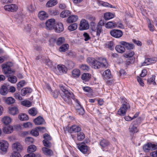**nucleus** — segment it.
Listing matches in <instances>:
<instances>
[{
  "label": "nucleus",
  "mask_w": 157,
  "mask_h": 157,
  "mask_svg": "<svg viewBox=\"0 0 157 157\" xmlns=\"http://www.w3.org/2000/svg\"><path fill=\"white\" fill-rule=\"evenodd\" d=\"M102 60V62H100L92 57H88L86 59L87 63L92 68L95 69H98L101 67L107 68L108 67L109 64L106 59L103 58Z\"/></svg>",
  "instance_id": "obj_1"
},
{
  "label": "nucleus",
  "mask_w": 157,
  "mask_h": 157,
  "mask_svg": "<svg viewBox=\"0 0 157 157\" xmlns=\"http://www.w3.org/2000/svg\"><path fill=\"white\" fill-rule=\"evenodd\" d=\"M60 89L61 91L60 94L64 103L70 105H72V99H73L75 101L76 99H75L73 93L70 92L63 86H62Z\"/></svg>",
  "instance_id": "obj_2"
},
{
  "label": "nucleus",
  "mask_w": 157,
  "mask_h": 157,
  "mask_svg": "<svg viewBox=\"0 0 157 157\" xmlns=\"http://www.w3.org/2000/svg\"><path fill=\"white\" fill-rule=\"evenodd\" d=\"M121 98L122 104L117 111V114L121 116H124L126 115L127 110L130 108V106L127 99L125 97H122Z\"/></svg>",
  "instance_id": "obj_3"
},
{
  "label": "nucleus",
  "mask_w": 157,
  "mask_h": 157,
  "mask_svg": "<svg viewBox=\"0 0 157 157\" xmlns=\"http://www.w3.org/2000/svg\"><path fill=\"white\" fill-rule=\"evenodd\" d=\"M12 148L13 152L12 153V157H21V156L20 152L22 151V147L19 142L13 144L12 145Z\"/></svg>",
  "instance_id": "obj_4"
},
{
  "label": "nucleus",
  "mask_w": 157,
  "mask_h": 157,
  "mask_svg": "<svg viewBox=\"0 0 157 157\" xmlns=\"http://www.w3.org/2000/svg\"><path fill=\"white\" fill-rule=\"evenodd\" d=\"M138 126L137 120H136L132 122L129 128V131L131 135H133L135 133L139 132V129L138 128Z\"/></svg>",
  "instance_id": "obj_5"
},
{
  "label": "nucleus",
  "mask_w": 157,
  "mask_h": 157,
  "mask_svg": "<svg viewBox=\"0 0 157 157\" xmlns=\"http://www.w3.org/2000/svg\"><path fill=\"white\" fill-rule=\"evenodd\" d=\"M2 71L5 74H14V71L11 70V66L9 65V63L3 64L2 65Z\"/></svg>",
  "instance_id": "obj_6"
},
{
  "label": "nucleus",
  "mask_w": 157,
  "mask_h": 157,
  "mask_svg": "<svg viewBox=\"0 0 157 157\" xmlns=\"http://www.w3.org/2000/svg\"><path fill=\"white\" fill-rule=\"evenodd\" d=\"M75 101L76 103V110L77 113H78L79 115H83L85 113V110L80 101L77 99H75Z\"/></svg>",
  "instance_id": "obj_7"
},
{
  "label": "nucleus",
  "mask_w": 157,
  "mask_h": 157,
  "mask_svg": "<svg viewBox=\"0 0 157 157\" xmlns=\"http://www.w3.org/2000/svg\"><path fill=\"white\" fill-rule=\"evenodd\" d=\"M110 33L112 36L116 38H119L123 35V32L118 29H112L110 31Z\"/></svg>",
  "instance_id": "obj_8"
},
{
  "label": "nucleus",
  "mask_w": 157,
  "mask_h": 157,
  "mask_svg": "<svg viewBox=\"0 0 157 157\" xmlns=\"http://www.w3.org/2000/svg\"><path fill=\"white\" fill-rule=\"evenodd\" d=\"M77 145L78 148L82 153L84 154L88 153L89 148L85 143H79Z\"/></svg>",
  "instance_id": "obj_9"
},
{
  "label": "nucleus",
  "mask_w": 157,
  "mask_h": 157,
  "mask_svg": "<svg viewBox=\"0 0 157 157\" xmlns=\"http://www.w3.org/2000/svg\"><path fill=\"white\" fill-rule=\"evenodd\" d=\"M36 150V147L34 145H31L29 146L27 149V151L30 153L25 155L23 157H36L35 155L31 153L34 152Z\"/></svg>",
  "instance_id": "obj_10"
},
{
  "label": "nucleus",
  "mask_w": 157,
  "mask_h": 157,
  "mask_svg": "<svg viewBox=\"0 0 157 157\" xmlns=\"http://www.w3.org/2000/svg\"><path fill=\"white\" fill-rule=\"evenodd\" d=\"M157 61V57H154L146 59L144 62L141 64L142 66L147 65L154 63Z\"/></svg>",
  "instance_id": "obj_11"
},
{
  "label": "nucleus",
  "mask_w": 157,
  "mask_h": 157,
  "mask_svg": "<svg viewBox=\"0 0 157 157\" xmlns=\"http://www.w3.org/2000/svg\"><path fill=\"white\" fill-rule=\"evenodd\" d=\"M89 24L88 21L85 19H82L79 24V29L80 30H84L89 28Z\"/></svg>",
  "instance_id": "obj_12"
},
{
  "label": "nucleus",
  "mask_w": 157,
  "mask_h": 157,
  "mask_svg": "<svg viewBox=\"0 0 157 157\" xmlns=\"http://www.w3.org/2000/svg\"><path fill=\"white\" fill-rule=\"evenodd\" d=\"M68 132L70 133H78L81 130V128L79 126L74 125L70 127H68L67 129Z\"/></svg>",
  "instance_id": "obj_13"
},
{
  "label": "nucleus",
  "mask_w": 157,
  "mask_h": 157,
  "mask_svg": "<svg viewBox=\"0 0 157 157\" xmlns=\"http://www.w3.org/2000/svg\"><path fill=\"white\" fill-rule=\"evenodd\" d=\"M55 20L54 19H50L46 22V26L47 29L51 30L54 29L55 26Z\"/></svg>",
  "instance_id": "obj_14"
},
{
  "label": "nucleus",
  "mask_w": 157,
  "mask_h": 157,
  "mask_svg": "<svg viewBox=\"0 0 157 157\" xmlns=\"http://www.w3.org/2000/svg\"><path fill=\"white\" fill-rule=\"evenodd\" d=\"M9 144L5 140H0V150L2 152H6L7 151Z\"/></svg>",
  "instance_id": "obj_15"
},
{
  "label": "nucleus",
  "mask_w": 157,
  "mask_h": 157,
  "mask_svg": "<svg viewBox=\"0 0 157 157\" xmlns=\"http://www.w3.org/2000/svg\"><path fill=\"white\" fill-rule=\"evenodd\" d=\"M4 8L6 11L11 12H14L17 10L18 7L15 4H11L5 6Z\"/></svg>",
  "instance_id": "obj_16"
},
{
  "label": "nucleus",
  "mask_w": 157,
  "mask_h": 157,
  "mask_svg": "<svg viewBox=\"0 0 157 157\" xmlns=\"http://www.w3.org/2000/svg\"><path fill=\"white\" fill-rule=\"evenodd\" d=\"M119 44L124 46L128 50H132L135 48V46L133 44L127 42L125 41H120Z\"/></svg>",
  "instance_id": "obj_17"
},
{
  "label": "nucleus",
  "mask_w": 157,
  "mask_h": 157,
  "mask_svg": "<svg viewBox=\"0 0 157 157\" xmlns=\"http://www.w3.org/2000/svg\"><path fill=\"white\" fill-rule=\"evenodd\" d=\"M56 33H60L63 30V24L60 22L57 23L54 29Z\"/></svg>",
  "instance_id": "obj_18"
},
{
  "label": "nucleus",
  "mask_w": 157,
  "mask_h": 157,
  "mask_svg": "<svg viewBox=\"0 0 157 157\" xmlns=\"http://www.w3.org/2000/svg\"><path fill=\"white\" fill-rule=\"evenodd\" d=\"M36 129H37L40 131H42L43 130L45 129V128L44 127L39 126L36 127L35 129H33L30 131V134L33 136H37L39 135L38 132L37 131Z\"/></svg>",
  "instance_id": "obj_19"
},
{
  "label": "nucleus",
  "mask_w": 157,
  "mask_h": 157,
  "mask_svg": "<svg viewBox=\"0 0 157 157\" xmlns=\"http://www.w3.org/2000/svg\"><path fill=\"white\" fill-rule=\"evenodd\" d=\"M33 121L36 125L42 124L45 123L44 120L40 116H39L35 118Z\"/></svg>",
  "instance_id": "obj_20"
},
{
  "label": "nucleus",
  "mask_w": 157,
  "mask_h": 157,
  "mask_svg": "<svg viewBox=\"0 0 157 157\" xmlns=\"http://www.w3.org/2000/svg\"><path fill=\"white\" fill-rule=\"evenodd\" d=\"M43 153L46 155L51 156L53 155V151L51 149L46 147H43L42 148Z\"/></svg>",
  "instance_id": "obj_21"
},
{
  "label": "nucleus",
  "mask_w": 157,
  "mask_h": 157,
  "mask_svg": "<svg viewBox=\"0 0 157 157\" xmlns=\"http://www.w3.org/2000/svg\"><path fill=\"white\" fill-rule=\"evenodd\" d=\"M104 79H109L112 77L110 70L108 69L106 70L103 73L102 75Z\"/></svg>",
  "instance_id": "obj_22"
},
{
  "label": "nucleus",
  "mask_w": 157,
  "mask_h": 157,
  "mask_svg": "<svg viewBox=\"0 0 157 157\" xmlns=\"http://www.w3.org/2000/svg\"><path fill=\"white\" fill-rule=\"evenodd\" d=\"M91 75L88 73H84L81 75V79L86 82H88L90 79Z\"/></svg>",
  "instance_id": "obj_23"
},
{
  "label": "nucleus",
  "mask_w": 157,
  "mask_h": 157,
  "mask_svg": "<svg viewBox=\"0 0 157 157\" xmlns=\"http://www.w3.org/2000/svg\"><path fill=\"white\" fill-rule=\"evenodd\" d=\"M9 113L13 115H15L19 113V110L16 107H13L10 108L9 109Z\"/></svg>",
  "instance_id": "obj_24"
},
{
  "label": "nucleus",
  "mask_w": 157,
  "mask_h": 157,
  "mask_svg": "<svg viewBox=\"0 0 157 157\" xmlns=\"http://www.w3.org/2000/svg\"><path fill=\"white\" fill-rule=\"evenodd\" d=\"M115 50L118 52L121 53H123L125 51V47L123 46L122 45L120 44L119 45H117L115 48Z\"/></svg>",
  "instance_id": "obj_25"
},
{
  "label": "nucleus",
  "mask_w": 157,
  "mask_h": 157,
  "mask_svg": "<svg viewBox=\"0 0 157 157\" xmlns=\"http://www.w3.org/2000/svg\"><path fill=\"white\" fill-rule=\"evenodd\" d=\"M155 75H152L151 77L148 78L147 81V83L149 85L152 84L154 86L156 85L155 82Z\"/></svg>",
  "instance_id": "obj_26"
},
{
  "label": "nucleus",
  "mask_w": 157,
  "mask_h": 157,
  "mask_svg": "<svg viewBox=\"0 0 157 157\" xmlns=\"http://www.w3.org/2000/svg\"><path fill=\"white\" fill-rule=\"evenodd\" d=\"M109 142L107 140L103 139L100 141V144L103 148H107L109 145Z\"/></svg>",
  "instance_id": "obj_27"
},
{
  "label": "nucleus",
  "mask_w": 157,
  "mask_h": 157,
  "mask_svg": "<svg viewBox=\"0 0 157 157\" xmlns=\"http://www.w3.org/2000/svg\"><path fill=\"white\" fill-rule=\"evenodd\" d=\"M77 16L72 15L69 17L67 19V21L68 23H73L76 21L78 19Z\"/></svg>",
  "instance_id": "obj_28"
},
{
  "label": "nucleus",
  "mask_w": 157,
  "mask_h": 157,
  "mask_svg": "<svg viewBox=\"0 0 157 157\" xmlns=\"http://www.w3.org/2000/svg\"><path fill=\"white\" fill-rule=\"evenodd\" d=\"M39 18L41 20H44L48 17V15L46 12L44 11H40L38 14Z\"/></svg>",
  "instance_id": "obj_29"
},
{
  "label": "nucleus",
  "mask_w": 157,
  "mask_h": 157,
  "mask_svg": "<svg viewBox=\"0 0 157 157\" xmlns=\"http://www.w3.org/2000/svg\"><path fill=\"white\" fill-rule=\"evenodd\" d=\"M69 48V45L68 44H65L61 45L59 48V50L61 52H64L67 51Z\"/></svg>",
  "instance_id": "obj_30"
},
{
  "label": "nucleus",
  "mask_w": 157,
  "mask_h": 157,
  "mask_svg": "<svg viewBox=\"0 0 157 157\" xmlns=\"http://www.w3.org/2000/svg\"><path fill=\"white\" fill-rule=\"evenodd\" d=\"M80 75V71L78 69H74L72 72V75L74 78L78 77Z\"/></svg>",
  "instance_id": "obj_31"
},
{
  "label": "nucleus",
  "mask_w": 157,
  "mask_h": 157,
  "mask_svg": "<svg viewBox=\"0 0 157 157\" xmlns=\"http://www.w3.org/2000/svg\"><path fill=\"white\" fill-rule=\"evenodd\" d=\"M8 91V89L6 86L4 85L2 86L0 89V93L2 95H6Z\"/></svg>",
  "instance_id": "obj_32"
},
{
  "label": "nucleus",
  "mask_w": 157,
  "mask_h": 157,
  "mask_svg": "<svg viewBox=\"0 0 157 157\" xmlns=\"http://www.w3.org/2000/svg\"><path fill=\"white\" fill-rule=\"evenodd\" d=\"M3 130L5 133L6 134H9L13 132V128L12 126L10 125L4 127Z\"/></svg>",
  "instance_id": "obj_33"
},
{
  "label": "nucleus",
  "mask_w": 157,
  "mask_h": 157,
  "mask_svg": "<svg viewBox=\"0 0 157 157\" xmlns=\"http://www.w3.org/2000/svg\"><path fill=\"white\" fill-rule=\"evenodd\" d=\"M58 3L56 0H50L46 3V6L48 7H50L56 5Z\"/></svg>",
  "instance_id": "obj_34"
},
{
  "label": "nucleus",
  "mask_w": 157,
  "mask_h": 157,
  "mask_svg": "<svg viewBox=\"0 0 157 157\" xmlns=\"http://www.w3.org/2000/svg\"><path fill=\"white\" fill-rule=\"evenodd\" d=\"M18 118L21 121H27L29 119L28 116L25 113H20L19 114Z\"/></svg>",
  "instance_id": "obj_35"
},
{
  "label": "nucleus",
  "mask_w": 157,
  "mask_h": 157,
  "mask_svg": "<svg viewBox=\"0 0 157 157\" xmlns=\"http://www.w3.org/2000/svg\"><path fill=\"white\" fill-rule=\"evenodd\" d=\"M116 22L113 21H109L105 24V27L106 28L108 29H112L115 28Z\"/></svg>",
  "instance_id": "obj_36"
},
{
  "label": "nucleus",
  "mask_w": 157,
  "mask_h": 157,
  "mask_svg": "<svg viewBox=\"0 0 157 157\" xmlns=\"http://www.w3.org/2000/svg\"><path fill=\"white\" fill-rule=\"evenodd\" d=\"M114 17V15L113 13L107 12L104 14V18L105 20H109L113 18Z\"/></svg>",
  "instance_id": "obj_37"
},
{
  "label": "nucleus",
  "mask_w": 157,
  "mask_h": 157,
  "mask_svg": "<svg viewBox=\"0 0 157 157\" xmlns=\"http://www.w3.org/2000/svg\"><path fill=\"white\" fill-rule=\"evenodd\" d=\"M57 68L60 72H62L63 73H66L67 71V68L64 65H58Z\"/></svg>",
  "instance_id": "obj_38"
},
{
  "label": "nucleus",
  "mask_w": 157,
  "mask_h": 157,
  "mask_svg": "<svg viewBox=\"0 0 157 157\" xmlns=\"http://www.w3.org/2000/svg\"><path fill=\"white\" fill-rule=\"evenodd\" d=\"M85 136L83 132H80L77 133V140L78 141L83 140L85 138Z\"/></svg>",
  "instance_id": "obj_39"
},
{
  "label": "nucleus",
  "mask_w": 157,
  "mask_h": 157,
  "mask_svg": "<svg viewBox=\"0 0 157 157\" xmlns=\"http://www.w3.org/2000/svg\"><path fill=\"white\" fill-rule=\"evenodd\" d=\"M134 54V52L132 50H128L124 54V56L126 58H130L132 57Z\"/></svg>",
  "instance_id": "obj_40"
},
{
  "label": "nucleus",
  "mask_w": 157,
  "mask_h": 157,
  "mask_svg": "<svg viewBox=\"0 0 157 157\" xmlns=\"http://www.w3.org/2000/svg\"><path fill=\"white\" fill-rule=\"evenodd\" d=\"M79 68L82 71H88L90 70V67L86 64H82L79 67Z\"/></svg>",
  "instance_id": "obj_41"
},
{
  "label": "nucleus",
  "mask_w": 157,
  "mask_h": 157,
  "mask_svg": "<svg viewBox=\"0 0 157 157\" xmlns=\"http://www.w3.org/2000/svg\"><path fill=\"white\" fill-rule=\"evenodd\" d=\"M71 14L70 12L68 10L62 11L60 14V16L62 18H65L69 16Z\"/></svg>",
  "instance_id": "obj_42"
},
{
  "label": "nucleus",
  "mask_w": 157,
  "mask_h": 157,
  "mask_svg": "<svg viewBox=\"0 0 157 157\" xmlns=\"http://www.w3.org/2000/svg\"><path fill=\"white\" fill-rule=\"evenodd\" d=\"M2 121L6 125L8 124L11 122V119L10 117L6 116L2 119Z\"/></svg>",
  "instance_id": "obj_43"
},
{
  "label": "nucleus",
  "mask_w": 157,
  "mask_h": 157,
  "mask_svg": "<svg viewBox=\"0 0 157 157\" xmlns=\"http://www.w3.org/2000/svg\"><path fill=\"white\" fill-rule=\"evenodd\" d=\"M32 91V90L30 88H24L21 90V94L23 96H25L27 93H31Z\"/></svg>",
  "instance_id": "obj_44"
},
{
  "label": "nucleus",
  "mask_w": 157,
  "mask_h": 157,
  "mask_svg": "<svg viewBox=\"0 0 157 157\" xmlns=\"http://www.w3.org/2000/svg\"><path fill=\"white\" fill-rule=\"evenodd\" d=\"M143 149L144 151L145 152H148L150 150H151L150 143H148L147 144H144L143 146Z\"/></svg>",
  "instance_id": "obj_45"
},
{
  "label": "nucleus",
  "mask_w": 157,
  "mask_h": 157,
  "mask_svg": "<svg viewBox=\"0 0 157 157\" xmlns=\"http://www.w3.org/2000/svg\"><path fill=\"white\" fill-rule=\"evenodd\" d=\"M8 79L9 82L12 83H16L17 82V77L13 75H10L8 78Z\"/></svg>",
  "instance_id": "obj_46"
},
{
  "label": "nucleus",
  "mask_w": 157,
  "mask_h": 157,
  "mask_svg": "<svg viewBox=\"0 0 157 157\" xmlns=\"http://www.w3.org/2000/svg\"><path fill=\"white\" fill-rule=\"evenodd\" d=\"M65 39L64 37H59L56 42V44L57 45L59 46L63 44L65 42Z\"/></svg>",
  "instance_id": "obj_47"
},
{
  "label": "nucleus",
  "mask_w": 157,
  "mask_h": 157,
  "mask_svg": "<svg viewBox=\"0 0 157 157\" xmlns=\"http://www.w3.org/2000/svg\"><path fill=\"white\" fill-rule=\"evenodd\" d=\"M15 101V99L11 97H8L5 100L6 103L8 104H13Z\"/></svg>",
  "instance_id": "obj_48"
},
{
  "label": "nucleus",
  "mask_w": 157,
  "mask_h": 157,
  "mask_svg": "<svg viewBox=\"0 0 157 157\" xmlns=\"http://www.w3.org/2000/svg\"><path fill=\"white\" fill-rule=\"evenodd\" d=\"M21 104L22 105L27 107H29L32 105V103L29 100H24L22 101Z\"/></svg>",
  "instance_id": "obj_49"
},
{
  "label": "nucleus",
  "mask_w": 157,
  "mask_h": 157,
  "mask_svg": "<svg viewBox=\"0 0 157 157\" xmlns=\"http://www.w3.org/2000/svg\"><path fill=\"white\" fill-rule=\"evenodd\" d=\"M102 27L99 26H97L96 29H95V30L94 31L96 32V36H99L101 33L102 32Z\"/></svg>",
  "instance_id": "obj_50"
},
{
  "label": "nucleus",
  "mask_w": 157,
  "mask_h": 157,
  "mask_svg": "<svg viewBox=\"0 0 157 157\" xmlns=\"http://www.w3.org/2000/svg\"><path fill=\"white\" fill-rule=\"evenodd\" d=\"M28 112L29 114L33 116H35L37 113V111L34 108H32L29 109Z\"/></svg>",
  "instance_id": "obj_51"
},
{
  "label": "nucleus",
  "mask_w": 157,
  "mask_h": 157,
  "mask_svg": "<svg viewBox=\"0 0 157 157\" xmlns=\"http://www.w3.org/2000/svg\"><path fill=\"white\" fill-rule=\"evenodd\" d=\"M106 47L112 50L113 49V41H108L105 44Z\"/></svg>",
  "instance_id": "obj_52"
},
{
  "label": "nucleus",
  "mask_w": 157,
  "mask_h": 157,
  "mask_svg": "<svg viewBox=\"0 0 157 157\" xmlns=\"http://www.w3.org/2000/svg\"><path fill=\"white\" fill-rule=\"evenodd\" d=\"M77 27V24L76 23H74L68 27V29L70 31H73L76 29Z\"/></svg>",
  "instance_id": "obj_53"
},
{
  "label": "nucleus",
  "mask_w": 157,
  "mask_h": 157,
  "mask_svg": "<svg viewBox=\"0 0 157 157\" xmlns=\"http://www.w3.org/2000/svg\"><path fill=\"white\" fill-rule=\"evenodd\" d=\"M49 13L52 16H56L58 15L59 12L56 10H51L49 11Z\"/></svg>",
  "instance_id": "obj_54"
},
{
  "label": "nucleus",
  "mask_w": 157,
  "mask_h": 157,
  "mask_svg": "<svg viewBox=\"0 0 157 157\" xmlns=\"http://www.w3.org/2000/svg\"><path fill=\"white\" fill-rule=\"evenodd\" d=\"M49 141L46 140H44L43 141V144L45 147H51V143Z\"/></svg>",
  "instance_id": "obj_55"
},
{
  "label": "nucleus",
  "mask_w": 157,
  "mask_h": 157,
  "mask_svg": "<svg viewBox=\"0 0 157 157\" xmlns=\"http://www.w3.org/2000/svg\"><path fill=\"white\" fill-rule=\"evenodd\" d=\"M82 89L85 92H86L91 93L92 91L91 89L88 86L83 87Z\"/></svg>",
  "instance_id": "obj_56"
},
{
  "label": "nucleus",
  "mask_w": 157,
  "mask_h": 157,
  "mask_svg": "<svg viewBox=\"0 0 157 157\" xmlns=\"http://www.w3.org/2000/svg\"><path fill=\"white\" fill-rule=\"evenodd\" d=\"M23 126L25 128H30L32 127V124L30 122H27L24 123L23 124Z\"/></svg>",
  "instance_id": "obj_57"
},
{
  "label": "nucleus",
  "mask_w": 157,
  "mask_h": 157,
  "mask_svg": "<svg viewBox=\"0 0 157 157\" xmlns=\"http://www.w3.org/2000/svg\"><path fill=\"white\" fill-rule=\"evenodd\" d=\"M25 81L24 80L20 81L17 84V88L23 87L25 85Z\"/></svg>",
  "instance_id": "obj_58"
},
{
  "label": "nucleus",
  "mask_w": 157,
  "mask_h": 157,
  "mask_svg": "<svg viewBox=\"0 0 157 157\" xmlns=\"http://www.w3.org/2000/svg\"><path fill=\"white\" fill-rule=\"evenodd\" d=\"M90 28L91 30L93 31H94L95 30L96 26V24L94 22H91L90 23Z\"/></svg>",
  "instance_id": "obj_59"
},
{
  "label": "nucleus",
  "mask_w": 157,
  "mask_h": 157,
  "mask_svg": "<svg viewBox=\"0 0 157 157\" xmlns=\"http://www.w3.org/2000/svg\"><path fill=\"white\" fill-rule=\"evenodd\" d=\"M43 137L44 140H50L52 139L51 136L47 133H45Z\"/></svg>",
  "instance_id": "obj_60"
},
{
  "label": "nucleus",
  "mask_w": 157,
  "mask_h": 157,
  "mask_svg": "<svg viewBox=\"0 0 157 157\" xmlns=\"http://www.w3.org/2000/svg\"><path fill=\"white\" fill-rule=\"evenodd\" d=\"M148 27L149 29V30L153 32L154 31V26L152 25L150 21H149V22H148Z\"/></svg>",
  "instance_id": "obj_61"
},
{
  "label": "nucleus",
  "mask_w": 157,
  "mask_h": 157,
  "mask_svg": "<svg viewBox=\"0 0 157 157\" xmlns=\"http://www.w3.org/2000/svg\"><path fill=\"white\" fill-rule=\"evenodd\" d=\"M83 36L85 38L84 40L85 41H87L88 40H89L90 37V36L89 34L87 33H84L83 34Z\"/></svg>",
  "instance_id": "obj_62"
},
{
  "label": "nucleus",
  "mask_w": 157,
  "mask_h": 157,
  "mask_svg": "<svg viewBox=\"0 0 157 157\" xmlns=\"http://www.w3.org/2000/svg\"><path fill=\"white\" fill-rule=\"evenodd\" d=\"M147 71L146 69H144L141 71V73L140 75V76L142 77H144L147 75Z\"/></svg>",
  "instance_id": "obj_63"
},
{
  "label": "nucleus",
  "mask_w": 157,
  "mask_h": 157,
  "mask_svg": "<svg viewBox=\"0 0 157 157\" xmlns=\"http://www.w3.org/2000/svg\"><path fill=\"white\" fill-rule=\"evenodd\" d=\"M150 144L151 151L157 149V144H153L151 143H150Z\"/></svg>",
  "instance_id": "obj_64"
}]
</instances>
